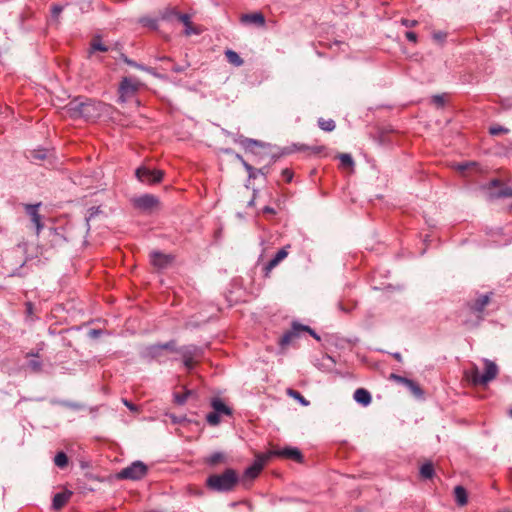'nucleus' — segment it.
<instances>
[{
  "mask_svg": "<svg viewBox=\"0 0 512 512\" xmlns=\"http://www.w3.org/2000/svg\"><path fill=\"white\" fill-rule=\"evenodd\" d=\"M104 103L86 97H77L66 106L72 118H83L87 121H94L104 112Z\"/></svg>",
  "mask_w": 512,
  "mask_h": 512,
  "instance_id": "f257e3e1",
  "label": "nucleus"
},
{
  "mask_svg": "<svg viewBox=\"0 0 512 512\" xmlns=\"http://www.w3.org/2000/svg\"><path fill=\"white\" fill-rule=\"evenodd\" d=\"M238 482V473L232 468H227L223 473L208 476L206 479V486L211 491L226 493L232 491Z\"/></svg>",
  "mask_w": 512,
  "mask_h": 512,
  "instance_id": "f03ea898",
  "label": "nucleus"
},
{
  "mask_svg": "<svg viewBox=\"0 0 512 512\" xmlns=\"http://www.w3.org/2000/svg\"><path fill=\"white\" fill-rule=\"evenodd\" d=\"M493 295L494 293L492 291L485 294L475 292L474 296L467 300L465 304L466 308L470 313L474 314L479 321H481L483 320V312L486 306L490 303Z\"/></svg>",
  "mask_w": 512,
  "mask_h": 512,
  "instance_id": "7ed1b4c3",
  "label": "nucleus"
},
{
  "mask_svg": "<svg viewBox=\"0 0 512 512\" xmlns=\"http://www.w3.org/2000/svg\"><path fill=\"white\" fill-rule=\"evenodd\" d=\"M484 366V372L482 374H480L477 369H475L472 374V381L476 385H486L498 374V367L493 361L484 359Z\"/></svg>",
  "mask_w": 512,
  "mask_h": 512,
  "instance_id": "20e7f679",
  "label": "nucleus"
},
{
  "mask_svg": "<svg viewBox=\"0 0 512 512\" xmlns=\"http://www.w3.org/2000/svg\"><path fill=\"white\" fill-rule=\"evenodd\" d=\"M148 467L142 461H134L118 473L119 479L141 480L147 474Z\"/></svg>",
  "mask_w": 512,
  "mask_h": 512,
  "instance_id": "39448f33",
  "label": "nucleus"
},
{
  "mask_svg": "<svg viewBox=\"0 0 512 512\" xmlns=\"http://www.w3.org/2000/svg\"><path fill=\"white\" fill-rule=\"evenodd\" d=\"M135 176L140 182L150 185L159 183L164 176V172L162 170L140 166L136 169Z\"/></svg>",
  "mask_w": 512,
  "mask_h": 512,
  "instance_id": "423d86ee",
  "label": "nucleus"
},
{
  "mask_svg": "<svg viewBox=\"0 0 512 512\" xmlns=\"http://www.w3.org/2000/svg\"><path fill=\"white\" fill-rule=\"evenodd\" d=\"M139 83L129 77H124L118 88V102L125 103L138 91Z\"/></svg>",
  "mask_w": 512,
  "mask_h": 512,
  "instance_id": "0eeeda50",
  "label": "nucleus"
},
{
  "mask_svg": "<svg viewBox=\"0 0 512 512\" xmlns=\"http://www.w3.org/2000/svg\"><path fill=\"white\" fill-rule=\"evenodd\" d=\"M512 197V187L502 185L497 179H493L489 183V198L490 199H501Z\"/></svg>",
  "mask_w": 512,
  "mask_h": 512,
  "instance_id": "6e6552de",
  "label": "nucleus"
},
{
  "mask_svg": "<svg viewBox=\"0 0 512 512\" xmlns=\"http://www.w3.org/2000/svg\"><path fill=\"white\" fill-rule=\"evenodd\" d=\"M136 208L142 211H151L159 204V199L152 194H143L133 199Z\"/></svg>",
  "mask_w": 512,
  "mask_h": 512,
  "instance_id": "1a4fd4ad",
  "label": "nucleus"
},
{
  "mask_svg": "<svg viewBox=\"0 0 512 512\" xmlns=\"http://www.w3.org/2000/svg\"><path fill=\"white\" fill-rule=\"evenodd\" d=\"M163 350L160 344H152L146 346L141 351V357L147 361L156 360L158 362H162Z\"/></svg>",
  "mask_w": 512,
  "mask_h": 512,
  "instance_id": "9d476101",
  "label": "nucleus"
},
{
  "mask_svg": "<svg viewBox=\"0 0 512 512\" xmlns=\"http://www.w3.org/2000/svg\"><path fill=\"white\" fill-rule=\"evenodd\" d=\"M302 324L293 322L290 330L286 331L279 340V345L283 348L289 345L295 338L299 337Z\"/></svg>",
  "mask_w": 512,
  "mask_h": 512,
  "instance_id": "9b49d317",
  "label": "nucleus"
},
{
  "mask_svg": "<svg viewBox=\"0 0 512 512\" xmlns=\"http://www.w3.org/2000/svg\"><path fill=\"white\" fill-rule=\"evenodd\" d=\"M271 454L283 458L293 459L299 463L303 461L302 453L296 447H285L283 449L274 450L271 452Z\"/></svg>",
  "mask_w": 512,
  "mask_h": 512,
  "instance_id": "f8f14e48",
  "label": "nucleus"
},
{
  "mask_svg": "<svg viewBox=\"0 0 512 512\" xmlns=\"http://www.w3.org/2000/svg\"><path fill=\"white\" fill-rule=\"evenodd\" d=\"M40 205H41L40 203L26 205V212L30 216L31 222L35 225L37 235L43 229L41 215L38 212V208L40 207Z\"/></svg>",
  "mask_w": 512,
  "mask_h": 512,
  "instance_id": "ddd939ff",
  "label": "nucleus"
},
{
  "mask_svg": "<svg viewBox=\"0 0 512 512\" xmlns=\"http://www.w3.org/2000/svg\"><path fill=\"white\" fill-rule=\"evenodd\" d=\"M172 261L170 255L163 254L159 251H153L150 253V262L153 266L163 269L166 268Z\"/></svg>",
  "mask_w": 512,
  "mask_h": 512,
  "instance_id": "4468645a",
  "label": "nucleus"
},
{
  "mask_svg": "<svg viewBox=\"0 0 512 512\" xmlns=\"http://www.w3.org/2000/svg\"><path fill=\"white\" fill-rule=\"evenodd\" d=\"M240 20L243 24H255L258 26H263L265 24V17L261 12L243 14Z\"/></svg>",
  "mask_w": 512,
  "mask_h": 512,
  "instance_id": "2eb2a0df",
  "label": "nucleus"
},
{
  "mask_svg": "<svg viewBox=\"0 0 512 512\" xmlns=\"http://www.w3.org/2000/svg\"><path fill=\"white\" fill-rule=\"evenodd\" d=\"M263 466H264V459L258 458L257 460H255L253 462L252 465H250L249 467H247L245 469L244 476L249 479L256 478L259 475V473L261 472V470L263 469Z\"/></svg>",
  "mask_w": 512,
  "mask_h": 512,
  "instance_id": "dca6fc26",
  "label": "nucleus"
},
{
  "mask_svg": "<svg viewBox=\"0 0 512 512\" xmlns=\"http://www.w3.org/2000/svg\"><path fill=\"white\" fill-rule=\"evenodd\" d=\"M211 407L213 411L219 413L220 415L231 416L232 409L227 406L220 398L214 397L211 400Z\"/></svg>",
  "mask_w": 512,
  "mask_h": 512,
  "instance_id": "f3484780",
  "label": "nucleus"
},
{
  "mask_svg": "<svg viewBox=\"0 0 512 512\" xmlns=\"http://www.w3.org/2000/svg\"><path fill=\"white\" fill-rule=\"evenodd\" d=\"M237 157L241 160L243 167L247 171L250 179H255L258 175H263V176L267 175V173H268L267 167H262L260 169H256L252 165H250L248 162H246L240 155H238Z\"/></svg>",
  "mask_w": 512,
  "mask_h": 512,
  "instance_id": "a211bd4d",
  "label": "nucleus"
},
{
  "mask_svg": "<svg viewBox=\"0 0 512 512\" xmlns=\"http://www.w3.org/2000/svg\"><path fill=\"white\" fill-rule=\"evenodd\" d=\"M72 495L71 491H64L56 493L53 497L52 507L55 510L61 509L70 499Z\"/></svg>",
  "mask_w": 512,
  "mask_h": 512,
  "instance_id": "6ab92c4d",
  "label": "nucleus"
},
{
  "mask_svg": "<svg viewBox=\"0 0 512 512\" xmlns=\"http://www.w3.org/2000/svg\"><path fill=\"white\" fill-rule=\"evenodd\" d=\"M353 398L358 404H361L363 406L369 405L372 400L370 392L364 388H358L354 392Z\"/></svg>",
  "mask_w": 512,
  "mask_h": 512,
  "instance_id": "aec40b11",
  "label": "nucleus"
},
{
  "mask_svg": "<svg viewBox=\"0 0 512 512\" xmlns=\"http://www.w3.org/2000/svg\"><path fill=\"white\" fill-rule=\"evenodd\" d=\"M204 462L211 467H215L216 465L220 463L226 462V455L224 452L216 451L207 456L204 460Z\"/></svg>",
  "mask_w": 512,
  "mask_h": 512,
  "instance_id": "412c9836",
  "label": "nucleus"
},
{
  "mask_svg": "<svg viewBox=\"0 0 512 512\" xmlns=\"http://www.w3.org/2000/svg\"><path fill=\"white\" fill-rule=\"evenodd\" d=\"M179 353L182 358H193L195 359L200 355L201 349L196 345H186L179 348Z\"/></svg>",
  "mask_w": 512,
  "mask_h": 512,
  "instance_id": "4be33fe9",
  "label": "nucleus"
},
{
  "mask_svg": "<svg viewBox=\"0 0 512 512\" xmlns=\"http://www.w3.org/2000/svg\"><path fill=\"white\" fill-rule=\"evenodd\" d=\"M178 20L180 22H182L183 25L185 26L184 34L186 36H190L192 34H198V31L192 26L191 18L188 14L182 13L181 15H179Z\"/></svg>",
  "mask_w": 512,
  "mask_h": 512,
  "instance_id": "5701e85b",
  "label": "nucleus"
},
{
  "mask_svg": "<svg viewBox=\"0 0 512 512\" xmlns=\"http://www.w3.org/2000/svg\"><path fill=\"white\" fill-rule=\"evenodd\" d=\"M454 496H455V500L458 505L464 506L467 504V502H468L467 491L463 486L458 485L454 488Z\"/></svg>",
  "mask_w": 512,
  "mask_h": 512,
  "instance_id": "b1692460",
  "label": "nucleus"
},
{
  "mask_svg": "<svg viewBox=\"0 0 512 512\" xmlns=\"http://www.w3.org/2000/svg\"><path fill=\"white\" fill-rule=\"evenodd\" d=\"M108 50V47L101 42L100 36L97 35L91 41L89 55H92L95 51L107 52Z\"/></svg>",
  "mask_w": 512,
  "mask_h": 512,
  "instance_id": "393cba45",
  "label": "nucleus"
},
{
  "mask_svg": "<svg viewBox=\"0 0 512 512\" xmlns=\"http://www.w3.org/2000/svg\"><path fill=\"white\" fill-rule=\"evenodd\" d=\"M225 55H226V58L228 60V62L236 67H239L241 66L244 61L243 59L240 57V55L233 51V50H230L228 49L226 52H225Z\"/></svg>",
  "mask_w": 512,
  "mask_h": 512,
  "instance_id": "a878e982",
  "label": "nucleus"
},
{
  "mask_svg": "<svg viewBox=\"0 0 512 512\" xmlns=\"http://www.w3.org/2000/svg\"><path fill=\"white\" fill-rule=\"evenodd\" d=\"M122 59H123L124 63H126L129 66H132V67H135V68H137L139 70L145 71V72H147V73H149L151 75H156L154 70H153V68H151V67H147L145 65L139 64V63L129 59L127 56H124V55H123Z\"/></svg>",
  "mask_w": 512,
  "mask_h": 512,
  "instance_id": "bb28decb",
  "label": "nucleus"
},
{
  "mask_svg": "<svg viewBox=\"0 0 512 512\" xmlns=\"http://www.w3.org/2000/svg\"><path fill=\"white\" fill-rule=\"evenodd\" d=\"M435 474L433 464L426 462L420 467V475L425 479H431Z\"/></svg>",
  "mask_w": 512,
  "mask_h": 512,
  "instance_id": "cd10ccee",
  "label": "nucleus"
},
{
  "mask_svg": "<svg viewBox=\"0 0 512 512\" xmlns=\"http://www.w3.org/2000/svg\"><path fill=\"white\" fill-rule=\"evenodd\" d=\"M48 150L47 149H35L30 152L28 158L31 161H42L47 158Z\"/></svg>",
  "mask_w": 512,
  "mask_h": 512,
  "instance_id": "c85d7f7f",
  "label": "nucleus"
},
{
  "mask_svg": "<svg viewBox=\"0 0 512 512\" xmlns=\"http://www.w3.org/2000/svg\"><path fill=\"white\" fill-rule=\"evenodd\" d=\"M405 387L417 398H422L424 395V392L421 389V387L418 385V383H416L415 381H413L411 379L409 380V382L407 383V385Z\"/></svg>",
  "mask_w": 512,
  "mask_h": 512,
  "instance_id": "c756f323",
  "label": "nucleus"
},
{
  "mask_svg": "<svg viewBox=\"0 0 512 512\" xmlns=\"http://www.w3.org/2000/svg\"><path fill=\"white\" fill-rule=\"evenodd\" d=\"M318 126L323 130V131H326V132H331L335 129L336 125H335V122L334 120L332 119H328V120H325L323 118H319L318 119Z\"/></svg>",
  "mask_w": 512,
  "mask_h": 512,
  "instance_id": "7c9ffc66",
  "label": "nucleus"
},
{
  "mask_svg": "<svg viewBox=\"0 0 512 512\" xmlns=\"http://www.w3.org/2000/svg\"><path fill=\"white\" fill-rule=\"evenodd\" d=\"M54 463L61 469L66 467L68 465L67 455L63 451L58 452L54 457Z\"/></svg>",
  "mask_w": 512,
  "mask_h": 512,
  "instance_id": "2f4dec72",
  "label": "nucleus"
},
{
  "mask_svg": "<svg viewBox=\"0 0 512 512\" xmlns=\"http://www.w3.org/2000/svg\"><path fill=\"white\" fill-rule=\"evenodd\" d=\"M239 143L246 150H250L252 146H262V143L260 141L245 137H241Z\"/></svg>",
  "mask_w": 512,
  "mask_h": 512,
  "instance_id": "473e14b6",
  "label": "nucleus"
},
{
  "mask_svg": "<svg viewBox=\"0 0 512 512\" xmlns=\"http://www.w3.org/2000/svg\"><path fill=\"white\" fill-rule=\"evenodd\" d=\"M298 151H308L312 154H319L324 150L323 146L294 145Z\"/></svg>",
  "mask_w": 512,
  "mask_h": 512,
  "instance_id": "72a5a7b5",
  "label": "nucleus"
},
{
  "mask_svg": "<svg viewBox=\"0 0 512 512\" xmlns=\"http://www.w3.org/2000/svg\"><path fill=\"white\" fill-rule=\"evenodd\" d=\"M182 13L178 12L175 8H166L162 14V18L167 21H171L174 18L179 19V15Z\"/></svg>",
  "mask_w": 512,
  "mask_h": 512,
  "instance_id": "f704fd0d",
  "label": "nucleus"
},
{
  "mask_svg": "<svg viewBox=\"0 0 512 512\" xmlns=\"http://www.w3.org/2000/svg\"><path fill=\"white\" fill-rule=\"evenodd\" d=\"M220 417L221 415L219 413L212 411L206 415V421L210 426H217L221 422Z\"/></svg>",
  "mask_w": 512,
  "mask_h": 512,
  "instance_id": "c9c22d12",
  "label": "nucleus"
},
{
  "mask_svg": "<svg viewBox=\"0 0 512 512\" xmlns=\"http://www.w3.org/2000/svg\"><path fill=\"white\" fill-rule=\"evenodd\" d=\"M101 213H103V211L99 206L90 207L87 210V215L85 217L87 225L89 226V222Z\"/></svg>",
  "mask_w": 512,
  "mask_h": 512,
  "instance_id": "e433bc0d",
  "label": "nucleus"
},
{
  "mask_svg": "<svg viewBox=\"0 0 512 512\" xmlns=\"http://www.w3.org/2000/svg\"><path fill=\"white\" fill-rule=\"evenodd\" d=\"M191 390H186L184 393H174V402L178 405H184L191 395Z\"/></svg>",
  "mask_w": 512,
  "mask_h": 512,
  "instance_id": "4c0bfd02",
  "label": "nucleus"
},
{
  "mask_svg": "<svg viewBox=\"0 0 512 512\" xmlns=\"http://www.w3.org/2000/svg\"><path fill=\"white\" fill-rule=\"evenodd\" d=\"M339 160L341 165L346 168H351L354 166V160L352 156L348 153H343L339 155Z\"/></svg>",
  "mask_w": 512,
  "mask_h": 512,
  "instance_id": "58836bf2",
  "label": "nucleus"
},
{
  "mask_svg": "<svg viewBox=\"0 0 512 512\" xmlns=\"http://www.w3.org/2000/svg\"><path fill=\"white\" fill-rule=\"evenodd\" d=\"M28 368L33 372H40L42 370V362L38 359H31L28 362Z\"/></svg>",
  "mask_w": 512,
  "mask_h": 512,
  "instance_id": "ea45409f",
  "label": "nucleus"
},
{
  "mask_svg": "<svg viewBox=\"0 0 512 512\" xmlns=\"http://www.w3.org/2000/svg\"><path fill=\"white\" fill-rule=\"evenodd\" d=\"M64 9V6L60 5V4H53L52 7H51V17L55 20H57L60 16V14L62 13Z\"/></svg>",
  "mask_w": 512,
  "mask_h": 512,
  "instance_id": "a19ab883",
  "label": "nucleus"
},
{
  "mask_svg": "<svg viewBox=\"0 0 512 512\" xmlns=\"http://www.w3.org/2000/svg\"><path fill=\"white\" fill-rule=\"evenodd\" d=\"M161 347H162V350L165 351V350H169L171 352H177L179 353V348H176V341L175 340H170L164 344H160Z\"/></svg>",
  "mask_w": 512,
  "mask_h": 512,
  "instance_id": "79ce46f5",
  "label": "nucleus"
},
{
  "mask_svg": "<svg viewBox=\"0 0 512 512\" xmlns=\"http://www.w3.org/2000/svg\"><path fill=\"white\" fill-rule=\"evenodd\" d=\"M167 417H169V419L171 420V422L173 424H182V423L188 421L187 417L184 416V415L183 416H177V415H175L173 413H169V414H167Z\"/></svg>",
  "mask_w": 512,
  "mask_h": 512,
  "instance_id": "37998d69",
  "label": "nucleus"
},
{
  "mask_svg": "<svg viewBox=\"0 0 512 512\" xmlns=\"http://www.w3.org/2000/svg\"><path fill=\"white\" fill-rule=\"evenodd\" d=\"M390 379L394 380L395 382L399 383V384H402L404 386L407 385V383L409 382V378H406L404 376H401V375H398V374H394L392 373L390 375Z\"/></svg>",
  "mask_w": 512,
  "mask_h": 512,
  "instance_id": "c03bdc74",
  "label": "nucleus"
},
{
  "mask_svg": "<svg viewBox=\"0 0 512 512\" xmlns=\"http://www.w3.org/2000/svg\"><path fill=\"white\" fill-rule=\"evenodd\" d=\"M279 263L272 258L265 266H264V272L265 276H269L270 272L278 265Z\"/></svg>",
  "mask_w": 512,
  "mask_h": 512,
  "instance_id": "a18cd8bd",
  "label": "nucleus"
},
{
  "mask_svg": "<svg viewBox=\"0 0 512 512\" xmlns=\"http://www.w3.org/2000/svg\"><path fill=\"white\" fill-rule=\"evenodd\" d=\"M289 394L297 399L302 405H308L309 402L297 391L289 390Z\"/></svg>",
  "mask_w": 512,
  "mask_h": 512,
  "instance_id": "49530a36",
  "label": "nucleus"
},
{
  "mask_svg": "<svg viewBox=\"0 0 512 512\" xmlns=\"http://www.w3.org/2000/svg\"><path fill=\"white\" fill-rule=\"evenodd\" d=\"M288 255L286 247L281 248L273 257L278 263H280L283 259H285Z\"/></svg>",
  "mask_w": 512,
  "mask_h": 512,
  "instance_id": "de8ad7c7",
  "label": "nucleus"
},
{
  "mask_svg": "<svg viewBox=\"0 0 512 512\" xmlns=\"http://www.w3.org/2000/svg\"><path fill=\"white\" fill-rule=\"evenodd\" d=\"M489 132L491 135H499L501 133L508 132V129L503 126H495V127H491Z\"/></svg>",
  "mask_w": 512,
  "mask_h": 512,
  "instance_id": "09e8293b",
  "label": "nucleus"
},
{
  "mask_svg": "<svg viewBox=\"0 0 512 512\" xmlns=\"http://www.w3.org/2000/svg\"><path fill=\"white\" fill-rule=\"evenodd\" d=\"M432 102L438 107H443L445 103L444 95H434Z\"/></svg>",
  "mask_w": 512,
  "mask_h": 512,
  "instance_id": "8fccbe9b",
  "label": "nucleus"
},
{
  "mask_svg": "<svg viewBox=\"0 0 512 512\" xmlns=\"http://www.w3.org/2000/svg\"><path fill=\"white\" fill-rule=\"evenodd\" d=\"M184 367L191 371L194 367L195 359L193 358H182Z\"/></svg>",
  "mask_w": 512,
  "mask_h": 512,
  "instance_id": "3c124183",
  "label": "nucleus"
},
{
  "mask_svg": "<svg viewBox=\"0 0 512 512\" xmlns=\"http://www.w3.org/2000/svg\"><path fill=\"white\" fill-rule=\"evenodd\" d=\"M302 327H304V328H301L302 332H304V331L308 332L313 338H315L316 340H320V336L309 326L302 324Z\"/></svg>",
  "mask_w": 512,
  "mask_h": 512,
  "instance_id": "603ef678",
  "label": "nucleus"
},
{
  "mask_svg": "<svg viewBox=\"0 0 512 512\" xmlns=\"http://www.w3.org/2000/svg\"><path fill=\"white\" fill-rule=\"evenodd\" d=\"M282 176L287 182H290L293 178V172L290 169H283L282 170Z\"/></svg>",
  "mask_w": 512,
  "mask_h": 512,
  "instance_id": "864d4df0",
  "label": "nucleus"
},
{
  "mask_svg": "<svg viewBox=\"0 0 512 512\" xmlns=\"http://www.w3.org/2000/svg\"><path fill=\"white\" fill-rule=\"evenodd\" d=\"M405 36H406V39L412 43H416L417 42V34L413 31H407L405 33Z\"/></svg>",
  "mask_w": 512,
  "mask_h": 512,
  "instance_id": "5fc2aeb1",
  "label": "nucleus"
},
{
  "mask_svg": "<svg viewBox=\"0 0 512 512\" xmlns=\"http://www.w3.org/2000/svg\"><path fill=\"white\" fill-rule=\"evenodd\" d=\"M401 23L405 27H414V26H416L417 21L416 20H410V19H402Z\"/></svg>",
  "mask_w": 512,
  "mask_h": 512,
  "instance_id": "6e6d98bb",
  "label": "nucleus"
},
{
  "mask_svg": "<svg viewBox=\"0 0 512 512\" xmlns=\"http://www.w3.org/2000/svg\"><path fill=\"white\" fill-rule=\"evenodd\" d=\"M124 405L130 410V411H137L138 408L135 404L131 403L127 399H123Z\"/></svg>",
  "mask_w": 512,
  "mask_h": 512,
  "instance_id": "4d7b16f0",
  "label": "nucleus"
},
{
  "mask_svg": "<svg viewBox=\"0 0 512 512\" xmlns=\"http://www.w3.org/2000/svg\"><path fill=\"white\" fill-rule=\"evenodd\" d=\"M188 67V64L185 65V66H182V65H174L172 67V71L175 72V73H181V72H184L186 70V68Z\"/></svg>",
  "mask_w": 512,
  "mask_h": 512,
  "instance_id": "13d9d810",
  "label": "nucleus"
},
{
  "mask_svg": "<svg viewBox=\"0 0 512 512\" xmlns=\"http://www.w3.org/2000/svg\"><path fill=\"white\" fill-rule=\"evenodd\" d=\"M433 38L438 41H443L446 38V33L444 32H435L433 34Z\"/></svg>",
  "mask_w": 512,
  "mask_h": 512,
  "instance_id": "bf43d9fd",
  "label": "nucleus"
},
{
  "mask_svg": "<svg viewBox=\"0 0 512 512\" xmlns=\"http://www.w3.org/2000/svg\"><path fill=\"white\" fill-rule=\"evenodd\" d=\"M101 334H102V331L98 330V329H92L90 331V336L93 338H98Z\"/></svg>",
  "mask_w": 512,
  "mask_h": 512,
  "instance_id": "052dcab7",
  "label": "nucleus"
},
{
  "mask_svg": "<svg viewBox=\"0 0 512 512\" xmlns=\"http://www.w3.org/2000/svg\"><path fill=\"white\" fill-rule=\"evenodd\" d=\"M263 212H264V213L274 214V213H275V210H274V208H272V207H270V206H265V207L263 208Z\"/></svg>",
  "mask_w": 512,
  "mask_h": 512,
  "instance_id": "680f3d73",
  "label": "nucleus"
},
{
  "mask_svg": "<svg viewBox=\"0 0 512 512\" xmlns=\"http://www.w3.org/2000/svg\"><path fill=\"white\" fill-rule=\"evenodd\" d=\"M392 355L398 362L402 361V355L399 352H395Z\"/></svg>",
  "mask_w": 512,
  "mask_h": 512,
  "instance_id": "e2e57ef3",
  "label": "nucleus"
},
{
  "mask_svg": "<svg viewBox=\"0 0 512 512\" xmlns=\"http://www.w3.org/2000/svg\"><path fill=\"white\" fill-rule=\"evenodd\" d=\"M338 308H339L341 311L345 312V313H349V312H350V309L345 308V307L342 305V303H339V304H338Z\"/></svg>",
  "mask_w": 512,
  "mask_h": 512,
  "instance_id": "0e129e2a",
  "label": "nucleus"
},
{
  "mask_svg": "<svg viewBox=\"0 0 512 512\" xmlns=\"http://www.w3.org/2000/svg\"><path fill=\"white\" fill-rule=\"evenodd\" d=\"M26 356H27V357H35V358H38V357H39V353H38V352H36V353H34V352H29V353H27V355H26Z\"/></svg>",
  "mask_w": 512,
  "mask_h": 512,
  "instance_id": "69168bd1",
  "label": "nucleus"
},
{
  "mask_svg": "<svg viewBox=\"0 0 512 512\" xmlns=\"http://www.w3.org/2000/svg\"><path fill=\"white\" fill-rule=\"evenodd\" d=\"M65 405L68 407H72V408L76 407V404H74V403H65Z\"/></svg>",
  "mask_w": 512,
  "mask_h": 512,
  "instance_id": "338daca9",
  "label": "nucleus"
},
{
  "mask_svg": "<svg viewBox=\"0 0 512 512\" xmlns=\"http://www.w3.org/2000/svg\"><path fill=\"white\" fill-rule=\"evenodd\" d=\"M161 60H163V61H171V59L169 57H167V56L162 57Z\"/></svg>",
  "mask_w": 512,
  "mask_h": 512,
  "instance_id": "774afa93",
  "label": "nucleus"
}]
</instances>
